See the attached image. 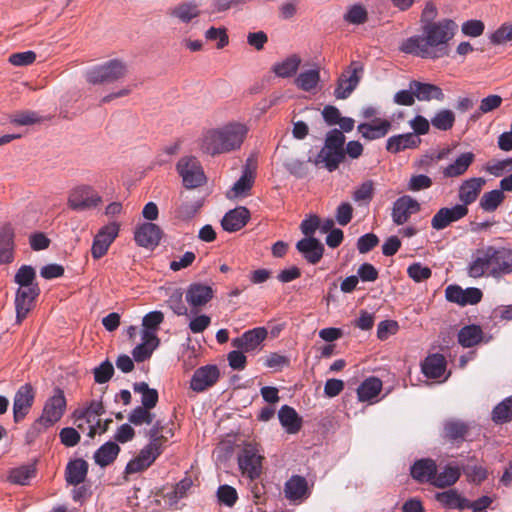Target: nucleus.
<instances>
[{"mask_svg":"<svg viewBox=\"0 0 512 512\" xmlns=\"http://www.w3.org/2000/svg\"><path fill=\"white\" fill-rule=\"evenodd\" d=\"M431 125L440 131L450 130L455 123V114L450 109L438 110L430 120Z\"/></svg>","mask_w":512,"mask_h":512,"instance_id":"45","label":"nucleus"},{"mask_svg":"<svg viewBox=\"0 0 512 512\" xmlns=\"http://www.w3.org/2000/svg\"><path fill=\"white\" fill-rule=\"evenodd\" d=\"M219 378V369L216 365L199 367L193 373L190 388L195 392H203L213 386Z\"/></svg>","mask_w":512,"mask_h":512,"instance_id":"18","label":"nucleus"},{"mask_svg":"<svg viewBox=\"0 0 512 512\" xmlns=\"http://www.w3.org/2000/svg\"><path fill=\"white\" fill-rule=\"evenodd\" d=\"M164 321V314L161 311H151L143 317L142 331L154 332L156 334L159 325Z\"/></svg>","mask_w":512,"mask_h":512,"instance_id":"60","label":"nucleus"},{"mask_svg":"<svg viewBox=\"0 0 512 512\" xmlns=\"http://www.w3.org/2000/svg\"><path fill=\"white\" fill-rule=\"evenodd\" d=\"M472 152H465L459 155L456 160L443 170L444 177L454 178L464 174L474 161Z\"/></svg>","mask_w":512,"mask_h":512,"instance_id":"37","label":"nucleus"},{"mask_svg":"<svg viewBox=\"0 0 512 512\" xmlns=\"http://www.w3.org/2000/svg\"><path fill=\"white\" fill-rule=\"evenodd\" d=\"M296 249L310 264H317L324 253V245L314 237H305L299 240Z\"/></svg>","mask_w":512,"mask_h":512,"instance_id":"26","label":"nucleus"},{"mask_svg":"<svg viewBox=\"0 0 512 512\" xmlns=\"http://www.w3.org/2000/svg\"><path fill=\"white\" fill-rule=\"evenodd\" d=\"M468 207L456 204L452 207L440 208L431 219V227L440 231L447 228L450 224L459 221L468 214Z\"/></svg>","mask_w":512,"mask_h":512,"instance_id":"13","label":"nucleus"},{"mask_svg":"<svg viewBox=\"0 0 512 512\" xmlns=\"http://www.w3.org/2000/svg\"><path fill=\"white\" fill-rule=\"evenodd\" d=\"M461 472L462 467L448 464L440 473H438V471L436 472V476L433 481V486L437 488L450 487L459 480Z\"/></svg>","mask_w":512,"mask_h":512,"instance_id":"38","label":"nucleus"},{"mask_svg":"<svg viewBox=\"0 0 512 512\" xmlns=\"http://www.w3.org/2000/svg\"><path fill=\"white\" fill-rule=\"evenodd\" d=\"M374 196L373 180H365L354 189V202L360 206L368 207Z\"/></svg>","mask_w":512,"mask_h":512,"instance_id":"47","label":"nucleus"},{"mask_svg":"<svg viewBox=\"0 0 512 512\" xmlns=\"http://www.w3.org/2000/svg\"><path fill=\"white\" fill-rule=\"evenodd\" d=\"M248 128L241 123H229L219 129L208 131L202 138L201 149L214 156L228 153L241 147Z\"/></svg>","mask_w":512,"mask_h":512,"instance_id":"3","label":"nucleus"},{"mask_svg":"<svg viewBox=\"0 0 512 512\" xmlns=\"http://www.w3.org/2000/svg\"><path fill=\"white\" fill-rule=\"evenodd\" d=\"M150 410L151 409L143 406H137L129 413V422L136 426H140L143 424H151L154 419V414L151 413Z\"/></svg>","mask_w":512,"mask_h":512,"instance_id":"53","label":"nucleus"},{"mask_svg":"<svg viewBox=\"0 0 512 512\" xmlns=\"http://www.w3.org/2000/svg\"><path fill=\"white\" fill-rule=\"evenodd\" d=\"M488 272L494 279L512 274V247L488 245L482 250V256L474 258L467 266V274L480 278Z\"/></svg>","mask_w":512,"mask_h":512,"instance_id":"2","label":"nucleus"},{"mask_svg":"<svg viewBox=\"0 0 512 512\" xmlns=\"http://www.w3.org/2000/svg\"><path fill=\"white\" fill-rule=\"evenodd\" d=\"M421 143V139L414 133H405L393 135L387 139L386 150L397 154L406 149L416 148Z\"/></svg>","mask_w":512,"mask_h":512,"instance_id":"30","label":"nucleus"},{"mask_svg":"<svg viewBox=\"0 0 512 512\" xmlns=\"http://www.w3.org/2000/svg\"><path fill=\"white\" fill-rule=\"evenodd\" d=\"M41 116L34 111H19L10 115V122L20 126L32 125L41 121Z\"/></svg>","mask_w":512,"mask_h":512,"instance_id":"56","label":"nucleus"},{"mask_svg":"<svg viewBox=\"0 0 512 512\" xmlns=\"http://www.w3.org/2000/svg\"><path fill=\"white\" fill-rule=\"evenodd\" d=\"M166 301L169 308L178 316L187 315L188 309L183 301L184 292L181 288L170 289Z\"/></svg>","mask_w":512,"mask_h":512,"instance_id":"50","label":"nucleus"},{"mask_svg":"<svg viewBox=\"0 0 512 512\" xmlns=\"http://www.w3.org/2000/svg\"><path fill=\"white\" fill-rule=\"evenodd\" d=\"M421 370L427 378L438 379L446 370V359L439 353L428 355L421 364Z\"/></svg>","mask_w":512,"mask_h":512,"instance_id":"31","label":"nucleus"},{"mask_svg":"<svg viewBox=\"0 0 512 512\" xmlns=\"http://www.w3.org/2000/svg\"><path fill=\"white\" fill-rule=\"evenodd\" d=\"M214 296L211 286L203 283H191L185 292L187 303L194 309L205 306Z\"/></svg>","mask_w":512,"mask_h":512,"instance_id":"20","label":"nucleus"},{"mask_svg":"<svg viewBox=\"0 0 512 512\" xmlns=\"http://www.w3.org/2000/svg\"><path fill=\"white\" fill-rule=\"evenodd\" d=\"M218 501L228 507H232L237 499V491L229 485H221L217 490Z\"/></svg>","mask_w":512,"mask_h":512,"instance_id":"61","label":"nucleus"},{"mask_svg":"<svg viewBox=\"0 0 512 512\" xmlns=\"http://www.w3.org/2000/svg\"><path fill=\"white\" fill-rule=\"evenodd\" d=\"M142 342L134 347L132 356L136 362H144L149 359L153 351L159 346L160 340L157 334L149 331H142Z\"/></svg>","mask_w":512,"mask_h":512,"instance_id":"27","label":"nucleus"},{"mask_svg":"<svg viewBox=\"0 0 512 512\" xmlns=\"http://www.w3.org/2000/svg\"><path fill=\"white\" fill-rule=\"evenodd\" d=\"M14 230L5 225L0 229V264H10L14 261L15 242Z\"/></svg>","mask_w":512,"mask_h":512,"instance_id":"29","label":"nucleus"},{"mask_svg":"<svg viewBox=\"0 0 512 512\" xmlns=\"http://www.w3.org/2000/svg\"><path fill=\"white\" fill-rule=\"evenodd\" d=\"M40 287H18L15 292L16 322L20 324L31 311L35 300L40 295Z\"/></svg>","mask_w":512,"mask_h":512,"instance_id":"12","label":"nucleus"},{"mask_svg":"<svg viewBox=\"0 0 512 512\" xmlns=\"http://www.w3.org/2000/svg\"><path fill=\"white\" fill-rule=\"evenodd\" d=\"M482 296V291L476 287L462 289L458 285H449L445 289L447 301L460 306L475 305L481 301Z\"/></svg>","mask_w":512,"mask_h":512,"instance_id":"15","label":"nucleus"},{"mask_svg":"<svg viewBox=\"0 0 512 512\" xmlns=\"http://www.w3.org/2000/svg\"><path fill=\"white\" fill-rule=\"evenodd\" d=\"M264 457L255 444H245L237 456L238 466L243 476L255 480L262 474Z\"/></svg>","mask_w":512,"mask_h":512,"instance_id":"7","label":"nucleus"},{"mask_svg":"<svg viewBox=\"0 0 512 512\" xmlns=\"http://www.w3.org/2000/svg\"><path fill=\"white\" fill-rule=\"evenodd\" d=\"M392 124L387 119H377L373 122L358 124L357 132L366 141L378 140L385 137L390 131Z\"/></svg>","mask_w":512,"mask_h":512,"instance_id":"22","label":"nucleus"},{"mask_svg":"<svg viewBox=\"0 0 512 512\" xmlns=\"http://www.w3.org/2000/svg\"><path fill=\"white\" fill-rule=\"evenodd\" d=\"M485 183L486 180L482 177H472L463 181L458 190L459 204L467 207L475 202Z\"/></svg>","mask_w":512,"mask_h":512,"instance_id":"25","label":"nucleus"},{"mask_svg":"<svg viewBox=\"0 0 512 512\" xmlns=\"http://www.w3.org/2000/svg\"><path fill=\"white\" fill-rule=\"evenodd\" d=\"M18 287H39L36 282V270L31 265H22L14 275Z\"/></svg>","mask_w":512,"mask_h":512,"instance_id":"46","label":"nucleus"},{"mask_svg":"<svg viewBox=\"0 0 512 512\" xmlns=\"http://www.w3.org/2000/svg\"><path fill=\"white\" fill-rule=\"evenodd\" d=\"M352 149V141L345 145L344 132L332 129L327 133L324 146L317 154L314 163L323 164L329 172H333L343 162L346 154L352 157Z\"/></svg>","mask_w":512,"mask_h":512,"instance_id":"4","label":"nucleus"},{"mask_svg":"<svg viewBox=\"0 0 512 512\" xmlns=\"http://www.w3.org/2000/svg\"><path fill=\"white\" fill-rule=\"evenodd\" d=\"M66 398L60 388H55L54 393L49 397L43 407L41 416L35 421L34 427L38 425L48 428L58 422L66 410Z\"/></svg>","mask_w":512,"mask_h":512,"instance_id":"6","label":"nucleus"},{"mask_svg":"<svg viewBox=\"0 0 512 512\" xmlns=\"http://www.w3.org/2000/svg\"><path fill=\"white\" fill-rule=\"evenodd\" d=\"M492 420L497 424H503L512 420V396L506 397L494 407Z\"/></svg>","mask_w":512,"mask_h":512,"instance_id":"48","label":"nucleus"},{"mask_svg":"<svg viewBox=\"0 0 512 512\" xmlns=\"http://www.w3.org/2000/svg\"><path fill=\"white\" fill-rule=\"evenodd\" d=\"M462 472L466 475L468 481L475 483V484H480L488 476L487 469L483 466H477V465H474V466L464 465V466H462Z\"/></svg>","mask_w":512,"mask_h":512,"instance_id":"57","label":"nucleus"},{"mask_svg":"<svg viewBox=\"0 0 512 512\" xmlns=\"http://www.w3.org/2000/svg\"><path fill=\"white\" fill-rule=\"evenodd\" d=\"M162 451L163 446L149 442L141 449L137 457L127 463L125 473L135 474L146 470L161 455Z\"/></svg>","mask_w":512,"mask_h":512,"instance_id":"11","label":"nucleus"},{"mask_svg":"<svg viewBox=\"0 0 512 512\" xmlns=\"http://www.w3.org/2000/svg\"><path fill=\"white\" fill-rule=\"evenodd\" d=\"M267 337L264 327H257L244 332L240 337L232 340V346L244 352L255 350Z\"/></svg>","mask_w":512,"mask_h":512,"instance_id":"21","label":"nucleus"},{"mask_svg":"<svg viewBox=\"0 0 512 512\" xmlns=\"http://www.w3.org/2000/svg\"><path fill=\"white\" fill-rule=\"evenodd\" d=\"M407 274L411 279L419 283L429 279L432 275V270L429 267L416 262L408 266Z\"/></svg>","mask_w":512,"mask_h":512,"instance_id":"58","label":"nucleus"},{"mask_svg":"<svg viewBox=\"0 0 512 512\" xmlns=\"http://www.w3.org/2000/svg\"><path fill=\"white\" fill-rule=\"evenodd\" d=\"M320 81V72L318 69H309L298 74L295 78V85L305 91L310 92L316 88Z\"/></svg>","mask_w":512,"mask_h":512,"instance_id":"44","label":"nucleus"},{"mask_svg":"<svg viewBox=\"0 0 512 512\" xmlns=\"http://www.w3.org/2000/svg\"><path fill=\"white\" fill-rule=\"evenodd\" d=\"M255 178L250 174L244 175L234 183L231 190L228 192V198H237L246 195L252 188Z\"/></svg>","mask_w":512,"mask_h":512,"instance_id":"51","label":"nucleus"},{"mask_svg":"<svg viewBox=\"0 0 512 512\" xmlns=\"http://www.w3.org/2000/svg\"><path fill=\"white\" fill-rule=\"evenodd\" d=\"M301 65V58L297 54H292L281 62L273 65L272 71L281 78H290L294 76Z\"/></svg>","mask_w":512,"mask_h":512,"instance_id":"41","label":"nucleus"},{"mask_svg":"<svg viewBox=\"0 0 512 512\" xmlns=\"http://www.w3.org/2000/svg\"><path fill=\"white\" fill-rule=\"evenodd\" d=\"M502 102H503V99L500 95H496V94L488 95L487 97H484L480 101L478 111L480 114H486V113L492 112V111L496 110L497 108H499L501 106Z\"/></svg>","mask_w":512,"mask_h":512,"instance_id":"64","label":"nucleus"},{"mask_svg":"<svg viewBox=\"0 0 512 512\" xmlns=\"http://www.w3.org/2000/svg\"><path fill=\"white\" fill-rule=\"evenodd\" d=\"M101 202V196L88 185L74 188L68 197V206L75 211H85L95 208Z\"/></svg>","mask_w":512,"mask_h":512,"instance_id":"9","label":"nucleus"},{"mask_svg":"<svg viewBox=\"0 0 512 512\" xmlns=\"http://www.w3.org/2000/svg\"><path fill=\"white\" fill-rule=\"evenodd\" d=\"M505 194L499 189L485 192L479 201V208L484 212H494L503 203Z\"/></svg>","mask_w":512,"mask_h":512,"instance_id":"42","label":"nucleus"},{"mask_svg":"<svg viewBox=\"0 0 512 512\" xmlns=\"http://www.w3.org/2000/svg\"><path fill=\"white\" fill-rule=\"evenodd\" d=\"M488 39L493 45H502L512 40V24L504 23L495 31L488 35Z\"/></svg>","mask_w":512,"mask_h":512,"instance_id":"54","label":"nucleus"},{"mask_svg":"<svg viewBox=\"0 0 512 512\" xmlns=\"http://www.w3.org/2000/svg\"><path fill=\"white\" fill-rule=\"evenodd\" d=\"M114 374V367L109 360H105L94 368V380L98 384L108 382Z\"/></svg>","mask_w":512,"mask_h":512,"instance_id":"59","label":"nucleus"},{"mask_svg":"<svg viewBox=\"0 0 512 512\" xmlns=\"http://www.w3.org/2000/svg\"><path fill=\"white\" fill-rule=\"evenodd\" d=\"M192 487V480L190 478H184L180 480L174 487L173 491L168 494V498L171 502L177 503L182 498L186 497L187 492Z\"/></svg>","mask_w":512,"mask_h":512,"instance_id":"62","label":"nucleus"},{"mask_svg":"<svg viewBox=\"0 0 512 512\" xmlns=\"http://www.w3.org/2000/svg\"><path fill=\"white\" fill-rule=\"evenodd\" d=\"M409 86L414 90L415 98L419 101L437 100L443 102L445 100L443 90L435 84L412 80L409 82Z\"/></svg>","mask_w":512,"mask_h":512,"instance_id":"28","label":"nucleus"},{"mask_svg":"<svg viewBox=\"0 0 512 512\" xmlns=\"http://www.w3.org/2000/svg\"><path fill=\"white\" fill-rule=\"evenodd\" d=\"M36 475V468L33 464L22 465L9 471L8 480L13 484L27 485Z\"/></svg>","mask_w":512,"mask_h":512,"instance_id":"43","label":"nucleus"},{"mask_svg":"<svg viewBox=\"0 0 512 512\" xmlns=\"http://www.w3.org/2000/svg\"><path fill=\"white\" fill-rule=\"evenodd\" d=\"M35 393L31 384L19 387L13 400V416L16 423L22 421L34 403Z\"/></svg>","mask_w":512,"mask_h":512,"instance_id":"16","label":"nucleus"},{"mask_svg":"<svg viewBox=\"0 0 512 512\" xmlns=\"http://www.w3.org/2000/svg\"><path fill=\"white\" fill-rule=\"evenodd\" d=\"M352 63L342 73L337 82L334 95L337 99H346L352 93Z\"/></svg>","mask_w":512,"mask_h":512,"instance_id":"49","label":"nucleus"},{"mask_svg":"<svg viewBox=\"0 0 512 512\" xmlns=\"http://www.w3.org/2000/svg\"><path fill=\"white\" fill-rule=\"evenodd\" d=\"M457 31V23L449 18L425 23L421 25L419 34L401 42L399 50L421 59L436 61L450 55V42Z\"/></svg>","mask_w":512,"mask_h":512,"instance_id":"1","label":"nucleus"},{"mask_svg":"<svg viewBox=\"0 0 512 512\" xmlns=\"http://www.w3.org/2000/svg\"><path fill=\"white\" fill-rule=\"evenodd\" d=\"M120 452V447L115 442H106L100 446L94 453L95 463L101 467H106L114 462Z\"/></svg>","mask_w":512,"mask_h":512,"instance_id":"40","label":"nucleus"},{"mask_svg":"<svg viewBox=\"0 0 512 512\" xmlns=\"http://www.w3.org/2000/svg\"><path fill=\"white\" fill-rule=\"evenodd\" d=\"M446 437L450 440L462 439L467 432V426L459 420H449L444 424Z\"/></svg>","mask_w":512,"mask_h":512,"instance_id":"55","label":"nucleus"},{"mask_svg":"<svg viewBox=\"0 0 512 512\" xmlns=\"http://www.w3.org/2000/svg\"><path fill=\"white\" fill-rule=\"evenodd\" d=\"M199 14L198 6L192 3H183L172 11V15L183 23H189L192 19L198 17Z\"/></svg>","mask_w":512,"mask_h":512,"instance_id":"52","label":"nucleus"},{"mask_svg":"<svg viewBox=\"0 0 512 512\" xmlns=\"http://www.w3.org/2000/svg\"><path fill=\"white\" fill-rule=\"evenodd\" d=\"M284 496L294 504H300L310 496V489L305 477L292 475L284 484Z\"/></svg>","mask_w":512,"mask_h":512,"instance_id":"17","label":"nucleus"},{"mask_svg":"<svg viewBox=\"0 0 512 512\" xmlns=\"http://www.w3.org/2000/svg\"><path fill=\"white\" fill-rule=\"evenodd\" d=\"M381 389L382 382L380 379L376 377L366 379L356 390L358 401L370 404L377 402Z\"/></svg>","mask_w":512,"mask_h":512,"instance_id":"33","label":"nucleus"},{"mask_svg":"<svg viewBox=\"0 0 512 512\" xmlns=\"http://www.w3.org/2000/svg\"><path fill=\"white\" fill-rule=\"evenodd\" d=\"M322 117L328 126L339 125L342 132L352 131V118L342 117L339 109L333 105H326L322 109Z\"/></svg>","mask_w":512,"mask_h":512,"instance_id":"34","label":"nucleus"},{"mask_svg":"<svg viewBox=\"0 0 512 512\" xmlns=\"http://www.w3.org/2000/svg\"><path fill=\"white\" fill-rule=\"evenodd\" d=\"M177 171L188 189L197 188L206 181L200 162L195 157L181 158L177 163Z\"/></svg>","mask_w":512,"mask_h":512,"instance_id":"8","label":"nucleus"},{"mask_svg":"<svg viewBox=\"0 0 512 512\" xmlns=\"http://www.w3.org/2000/svg\"><path fill=\"white\" fill-rule=\"evenodd\" d=\"M88 473V463L83 459L70 461L66 466L65 479L70 485L77 486L84 482Z\"/></svg>","mask_w":512,"mask_h":512,"instance_id":"35","label":"nucleus"},{"mask_svg":"<svg viewBox=\"0 0 512 512\" xmlns=\"http://www.w3.org/2000/svg\"><path fill=\"white\" fill-rule=\"evenodd\" d=\"M437 472V464L431 458L416 460L410 467L411 477L419 483H430L433 485Z\"/></svg>","mask_w":512,"mask_h":512,"instance_id":"23","label":"nucleus"},{"mask_svg":"<svg viewBox=\"0 0 512 512\" xmlns=\"http://www.w3.org/2000/svg\"><path fill=\"white\" fill-rule=\"evenodd\" d=\"M162 236L160 227L151 222H145L138 225L134 232V240L140 247L154 248L156 247Z\"/></svg>","mask_w":512,"mask_h":512,"instance_id":"19","label":"nucleus"},{"mask_svg":"<svg viewBox=\"0 0 512 512\" xmlns=\"http://www.w3.org/2000/svg\"><path fill=\"white\" fill-rule=\"evenodd\" d=\"M399 325L394 320H383L377 326V338L381 341L397 333Z\"/></svg>","mask_w":512,"mask_h":512,"instance_id":"63","label":"nucleus"},{"mask_svg":"<svg viewBox=\"0 0 512 512\" xmlns=\"http://www.w3.org/2000/svg\"><path fill=\"white\" fill-rule=\"evenodd\" d=\"M420 203L409 195L397 198L392 207L391 218L394 224H405L411 215L420 211Z\"/></svg>","mask_w":512,"mask_h":512,"instance_id":"14","label":"nucleus"},{"mask_svg":"<svg viewBox=\"0 0 512 512\" xmlns=\"http://www.w3.org/2000/svg\"><path fill=\"white\" fill-rule=\"evenodd\" d=\"M119 230L120 225L116 222H111L100 228L94 236L91 247V254L95 260L102 258L107 253L109 247L118 236Z\"/></svg>","mask_w":512,"mask_h":512,"instance_id":"10","label":"nucleus"},{"mask_svg":"<svg viewBox=\"0 0 512 512\" xmlns=\"http://www.w3.org/2000/svg\"><path fill=\"white\" fill-rule=\"evenodd\" d=\"M457 337L461 346L470 348L482 341L483 331L479 325H466L459 330Z\"/></svg>","mask_w":512,"mask_h":512,"instance_id":"39","label":"nucleus"},{"mask_svg":"<svg viewBox=\"0 0 512 512\" xmlns=\"http://www.w3.org/2000/svg\"><path fill=\"white\" fill-rule=\"evenodd\" d=\"M278 418L288 434H296L302 427V418L291 406L283 405L278 411Z\"/></svg>","mask_w":512,"mask_h":512,"instance_id":"32","label":"nucleus"},{"mask_svg":"<svg viewBox=\"0 0 512 512\" xmlns=\"http://www.w3.org/2000/svg\"><path fill=\"white\" fill-rule=\"evenodd\" d=\"M249 220L250 211L244 206H239L223 216L221 226L224 231L232 233L241 230Z\"/></svg>","mask_w":512,"mask_h":512,"instance_id":"24","label":"nucleus"},{"mask_svg":"<svg viewBox=\"0 0 512 512\" xmlns=\"http://www.w3.org/2000/svg\"><path fill=\"white\" fill-rule=\"evenodd\" d=\"M126 73V64L121 60L112 59L88 70L86 80L93 85L112 83L123 78Z\"/></svg>","mask_w":512,"mask_h":512,"instance_id":"5","label":"nucleus"},{"mask_svg":"<svg viewBox=\"0 0 512 512\" xmlns=\"http://www.w3.org/2000/svg\"><path fill=\"white\" fill-rule=\"evenodd\" d=\"M435 499L446 509L464 510L468 507V499L462 497L455 489L438 492Z\"/></svg>","mask_w":512,"mask_h":512,"instance_id":"36","label":"nucleus"}]
</instances>
